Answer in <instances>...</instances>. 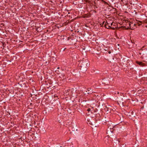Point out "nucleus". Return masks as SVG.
Wrapping results in <instances>:
<instances>
[{
    "mask_svg": "<svg viewBox=\"0 0 147 147\" xmlns=\"http://www.w3.org/2000/svg\"><path fill=\"white\" fill-rule=\"evenodd\" d=\"M119 92H117V94H119Z\"/></svg>",
    "mask_w": 147,
    "mask_h": 147,
    "instance_id": "obj_25",
    "label": "nucleus"
},
{
    "mask_svg": "<svg viewBox=\"0 0 147 147\" xmlns=\"http://www.w3.org/2000/svg\"><path fill=\"white\" fill-rule=\"evenodd\" d=\"M85 2L86 3H90L91 1L88 0H86Z\"/></svg>",
    "mask_w": 147,
    "mask_h": 147,
    "instance_id": "obj_12",
    "label": "nucleus"
},
{
    "mask_svg": "<svg viewBox=\"0 0 147 147\" xmlns=\"http://www.w3.org/2000/svg\"><path fill=\"white\" fill-rule=\"evenodd\" d=\"M108 53L109 54H110L111 53V52L110 51H108Z\"/></svg>",
    "mask_w": 147,
    "mask_h": 147,
    "instance_id": "obj_20",
    "label": "nucleus"
},
{
    "mask_svg": "<svg viewBox=\"0 0 147 147\" xmlns=\"http://www.w3.org/2000/svg\"><path fill=\"white\" fill-rule=\"evenodd\" d=\"M105 23V22H103L102 23V25H103L104 23Z\"/></svg>",
    "mask_w": 147,
    "mask_h": 147,
    "instance_id": "obj_21",
    "label": "nucleus"
},
{
    "mask_svg": "<svg viewBox=\"0 0 147 147\" xmlns=\"http://www.w3.org/2000/svg\"><path fill=\"white\" fill-rule=\"evenodd\" d=\"M131 113V115L130 114H129V116H131V115H132L133 116L135 117V112H134L133 111H131L129 112V113Z\"/></svg>",
    "mask_w": 147,
    "mask_h": 147,
    "instance_id": "obj_8",
    "label": "nucleus"
},
{
    "mask_svg": "<svg viewBox=\"0 0 147 147\" xmlns=\"http://www.w3.org/2000/svg\"><path fill=\"white\" fill-rule=\"evenodd\" d=\"M111 122V121H110L108 122V123H106V124H107L108 126L107 129H109L110 130H113V128H114L115 125Z\"/></svg>",
    "mask_w": 147,
    "mask_h": 147,
    "instance_id": "obj_4",
    "label": "nucleus"
},
{
    "mask_svg": "<svg viewBox=\"0 0 147 147\" xmlns=\"http://www.w3.org/2000/svg\"><path fill=\"white\" fill-rule=\"evenodd\" d=\"M141 25V24H138V26H140Z\"/></svg>",
    "mask_w": 147,
    "mask_h": 147,
    "instance_id": "obj_24",
    "label": "nucleus"
},
{
    "mask_svg": "<svg viewBox=\"0 0 147 147\" xmlns=\"http://www.w3.org/2000/svg\"><path fill=\"white\" fill-rule=\"evenodd\" d=\"M23 139L24 140H25L24 139V138H23Z\"/></svg>",
    "mask_w": 147,
    "mask_h": 147,
    "instance_id": "obj_28",
    "label": "nucleus"
},
{
    "mask_svg": "<svg viewBox=\"0 0 147 147\" xmlns=\"http://www.w3.org/2000/svg\"><path fill=\"white\" fill-rule=\"evenodd\" d=\"M117 102L119 104H122L124 103V102L123 101V99L122 98H118L117 100Z\"/></svg>",
    "mask_w": 147,
    "mask_h": 147,
    "instance_id": "obj_7",
    "label": "nucleus"
},
{
    "mask_svg": "<svg viewBox=\"0 0 147 147\" xmlns=\"http://www.w3.org/2000/svg\"><path fill=\"white\" fill-rule=\"evenodd\" d=\"M72 132H71L73 134H76L78 133V131L76 126L72 127Z\"/></svg>",
    "mask_w": 147,
    "mask_h": 147,
    "instance_id": "obj_5",
    "label": "nucleus"
},
{
    "mask_svg": "<svg viewBox=\"0 0 147 147\" xmlns=\"http://www.w3.org/2000/svg\"><path fill=\"white\" fill-rule=\"evenodd\" d=\"M87 110L88 111H90L91 109L90 108H88V109H87Z\"/></svg>",
    "mask_w": 147,
    "mask_h": 147,
    "instance_id": "obj_15",
    "label": "nucleus"
},
{
    "mask_svg": "<svg viewBox=\"0 0 147 147\" xmlns=\"http://www.w3.org/2000/svg\"><path fill=\"white\" fill-rule=\"evenodd\" d=\"M144 106L142 107L140 109V111H141L142 110H143L144 109Z\"/></svg>",
    "mask_w": 147,
    "mask_h": 147,
    "instance_id": "obj_13",
    "label": "nucleus"
},
{
    "mask_svg": "<svg viewBox=\"0 0 147 147\" xmlns=\"http://www.w3.org/2000/svg\"><path fill=\"white\" fill-rule=\"evenodd\" d=\"M75 75H80L79 74V73H78L77 74H74Z\"/></svg>",
    "mask_w": 147,
    "mask_h": 147,
    "instance_id": "obj_16",
    "label": "nucleus"
},
{
    "mask_svg": "<svg viewBox=\"0 0 147 147\" xmlns=\"http://www.w3.org/2000/svg\"><path fill=\"white\" fill-rule=\"evenodd\" d=\"M146 110H147V107H146Z\"/></svg>",
    "mask_w": 147,
    "mask_h": 147,
    "instance_id": "obj_26",
    "label": "nucleus"
},
{
    "mask_svg": "<svg viewBox=\"0 0 147 147\" xmlns=\"http://www.w3.org/2000/svg\"><path fill=\"white\" fill-rule=\"evenodd\" d=\"M137 63L139 65H142V62H140L137 61Z\"/></svg>",
    "mask_w": 147,
    "mask_h": 147,
    "instance_id": "obj_11",
    "label": "nucleus"
},
{
    "mask_svg": "<svg viewBox=\"0 0 147 147\" xmlns=\"http://www.w3.org/2000/svg\"><path fill=\"white\" fill-rule=\"evenodd\" d=\"M128 24L130 28H131V27H132L133 28V26H135L136 25V24L131 23H129V22Z\"/></svg>",
    "mask_w": 147,
    "mask_h": 147,
    "instance_id": "obj_9",
    "label": "nucleus"
},
{
    "mask_svg": "<svg viewBox=\"0 0 147 147\" xmlns=\"http://www.w3.org/2000/svg\"><path fill=\"white\" fill-rule=\"evenodd\" d=\"M113 131L114 130H110L109 129H107V134L109 138H116L115 134L113 133Z\"/></svg>",
    "mask_w": 147,
    "mask_h": 147,
    "instance_id": "obj_3",
    "label": "nucleus"
},
{
    "mask_svg": "<svg viewBox=\"0 0 147 147\" xmlns=\"http://www.w3.org/2000/svg\"><path fill=\"white\" fill-rule=\"evenodd\" d=\"M94 5L95 6V5H96V3L95 2V1H94Z\"/></svg>",
    "mask_w": 147,
    "mask_h": 147,
    "instance_id": "obj_18",
    "label": "nucleus"
},
{
    "mask_svg": "<svg viewBox=\"0 0 147 147\" xmlns=\"http://www.w3.org/2000/svg\"><path fill=\"white\" fill-rule=\"evenodd\" d=\"M59 68H60L59 67H58L57 68V69H59Z\"/></svg>",
    "mask_w": 147,
    "mask_h": 147,
    "instance_id": "obj_23",
    "label": "nucleus"
},
{
    "mask_svg": "<svg viewBox=\"0 0 147 147\" xmlns=\"http://www.w3.org/2000/svg\"><path fill=\"white\" fill-rule=\"evenodd\" d=\"M89 65V62L88 60L83 59L82 60L79 61V68L80 69L81 72L84 73L87 71Z\"/></svg>",
    "mask_w": 147,
    "mask_h": 147,
    "instance_id": "obj_1",
    "label": "nucleus"
},
{
    "mask_svg": "<svg viewBox=\"0 0 147 147\" xmlns=\"http://www.w3.org/2000/svg\"><path fill=\"white\" fill-rule=\"evenodd\" d=\"M104 83L105 84H106L107 85L109 84V81H107V82H104Z\"/></svg>",
    "mask_w": 147,
    "mask_h": 147,
    "instance_id": "obj_14",
    "label": "nucleus"
},
{
    "mask_svg": "<svg viewBox=\"0 0 147 147\" xmlns=\"http://www.w3.org/2000/svg\"><path fill=\"white\" fill-rule=\"evenodd\" d=\"M119 44H118V46H119Z\"/></svg>",
    "mask_w": 147,
    "mask_h": 147,
    "instance_id": "obj_27",
    "label": "nucleus"
},
{
    "mask_svg": "<svg viewBox=\"0 0 147 147\" xmlns=\"http://www.w3.org/2000/svg\"><path fill=\"white\" fill-rule=\"evenodd\" d=\"M86 92H88L87 93L88 94H92L94 92L93 91V90H92L91 88H89L87 89V91H86Z\"/></svg>",
    "mask_w": 147,
    "mask_h": 147,
    "instance_id": "obj_6",
    "label": "nucleus"
},
{
    "mask_svg": "<svg viewBox=\"0 0 147 147\" xmlns=\"http://www.w3.org/2000/svg\"><path fill=\"white\" fill-rule=\"evenodd\" d=\"M104 26L106 28L115 30L116 27V25L114 23L112 22L110 24V23L107 21L105 23Z\"/></svg>",
    "mask_w": 147,
    "mask_h": 147,
    "instance_id": "obj_2",
    "label": "nucleus"
},
{
    "mask_svg": "<svg viewBox=\"0 0 147 147\" xmlns=\"http://www.w3.org/2000/svg\"><path fill=\"white\" fill-rule=\"evenodd\" d=\"M101 1V2L104 3L105 4H107V2H106L105 1H104L103 0H97V1Z\"/></svg>",
    "mask_w": 147,
    "mask_h": 147,
    "instance_id": "obj_10",
    "label": "nucleus"
},
{
    "mask_svg": "<svg viewBox=\"0 0 147 147\" xmlns=\"http://www.w3.org/2000/svg\"><path fill=\"white\" fill-rule=\"evenodd\" d=\"M74 72H77V70H74Z\"/></svg>",
    "mask_w": 147,
    "mask_h": 147,
    "instance_id": "obj_19",
    "label": "nucleus"
},
{
    "mask_svg": "<svg viewBox=\"0 0 147 147\" xmlns=\"http://www.w3.org/2000/svg\"><path fill=\"white\" fill-rule=\"evenodd\" d=\"M83 50H85V48H83Z\"/></svg>",
    "mask_w": 147,
    "mask_h": 147,
    "instance_id": "obj_22",
    "label": "nucleus"
},
{
    "mask_svg": "<svg viewBox=\"0 0 147 147\" xmlns=\"http://www.w3.org/2000/svg\"><path fill=\"white\" fill-rule=\"evenodd\" d=\"M119 142V140H117V141H116V142L115 143H118Z\"/></svg>",
    "mask_w": 147,
    "mask_h": 147,
    "instance_id": "obj_17",
    "label": "nucleus"
}]
</instances>
